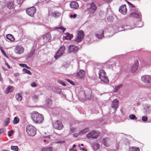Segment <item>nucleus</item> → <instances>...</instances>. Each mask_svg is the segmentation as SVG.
Masks as SVG:
<instances>
[{
  "label": "nucleus",
  "instance_id": "nucleus-1",
  "mask_svg": "<svg viewBox=\"0 0 151 151\" xmlns=\"http://www.w3.org/2000/svg\"><path fill=\"white\" fill-rule=\"evenodd\" d=\"M95 70L96 72L98 71L99 78L101 81L106 83L109 82L108 77L106 76L105 71L102 69L100 65H97L95 67Z\"/></svg>",
  "mask_w": 151,
  "mask_h": 151
},
{
  "label": "nucleus",
  "instance_id": "nucleus-2",
  "mask_svg": "<svg viewBox=\"0 0 151 151\" xmlns=\"http://www.w3.org/2000/svg\"><path fill=\"white\" fill-rule=\"evenodd\" d=\"M32 118L34 122L36 124L42 123L44 119L43 115L37 112L32 114Z\"/></svg>",
  "mask_w": 151,
  "mask_h": 151
},
{
  "label": "nucleus",
  "instance_id": "nucleus-3",
  "mask_svg": "<svg viewBox=\"0 0 151 151\" xmlns=\"http://www.w3.org/2000/svg\"><path fill=\"white\" fill-rule=\"evenodd\" d=\"M26 132L29 135L33 136L36 134V130L34 126L28 125L26 128Z\"/></svg>",
  "mask_w": 151,
  "mask_h": 151
},
{
  "label": "nucleus",
  "instance_id": "nucleus-4",
  "mask_svg": "<svg viewBox=\"0 0 151 151\" xmlns=\"http://www.w3.org/2000/svg\"><path fill=\"white\" fill-rule=\"evenodd\" d=\"M65 47L63 45L61 46L55 56L54 58L55 59L57 60L63 55L65 53Z\"/></svg>",
  "mask_w": 151,
  "mask_h": 151
},
{
  "label": "nucleus",
  "instance_id": "nucleus-5",
  "mask_svg": "<svg viewBox=\"0 0 151 151\" xmlns=\"http://www.w3.org/2000/svg\"><path fill=\"white\" fill-rule=\"evenodd\" d=\"M84 34L82 30H80L78 32L75 41L77 42H80L83 40V39Z\"/></svg>",
  "mask_w": 151,
  "mask_h": 151
},
{
  "label": "nucleus",
  "instance_id": "nucleus-6",
  "mask_svg": "<svg viewBox=\"0 0 151 151\" xmlns=\"http://www.w3.org/2000/svg\"><path fill=\"white\" fill-rule=\"evenodd\" d=\"M36 8L34 6L27 8L26 10L27 13L28 15L31 17L34 16V14L36 12Z\"/></svg>",
  "mask_w": 151,
  "mask_h": 151
},
{
  "label": "nucleus",
  "instance_id": "nucleus-7",
  "mask_svg": "<svg viewBox=\"0 0 151 151\" xmlns=\"http://www.w3.org/2000/svg\"><path fill=\"white\" fill-rule=\"evenodd\" d=\"M52 125L53 127L57 129L60 130L63 128V125L62 122L58 120L54 122L53 123Z\"/></svg>",
  "mask_w": 151,
  "mask_h": 151
},
{
  "label": "nucleus",
  "instance_id": "nucleus-8",
  "mask_svg": "<svg viewBox=\"0 0 151 151\" xmlns=\"http://www.w3.org/2000/svg\"><path fill=\"white\" fill-rule=\"evenodd\" d=\"M99 133L95 131H93L87 134L86 137L88 138L96 139Z\"/></svg>",
  "mask_w": 151,
  "mask_h": 151
},
{
  "label": "nucleus",
  "instance_id": "nucleus-9",
  "mask_svg": "<svg viewBox=\"0 0 151 151\" xmlns=\"http://www.w3.org/2000/svg\"><path fill=\"white\" fill-rule=\"evenodd\" d=\"M115 58H113L110 59L106 63V64L108 66V68L113 69L115 67L114 61Z\"/></svg>",
  "mask_w": 151,
  "mask_h": 151
},
{
  "label": "nucleus",
  "instance_id": "nucleus-10",
  "mask_svg": "<svg viewBox=\"0 0 151 151\" xmlns=\"http://www.w3.org/2000/svg\"><path fill=\"white\" fill-rule=\"evenodd\" d=\"M23 47L21 45L17 46L15 49V53L18 54H21L24 51Z\"/></svg>",
  "mask_w": 151,
  "mask_h": 151
},
{
  "label": "nucleus",
  "instance_id": "nucleus-11",
  "mask_svg": "<svg viewBox=\"0 0 151 151\" xmlns=\"http://www.w3.org/2000/svg\"><path fill=\"white\" fill-rule=\"evenodd\" d=\"M141 80L145 83H149L151 82V76L148 75H144L142 76Z\"/></svg>",
  "mask_w": 151,
  "mask_h": 151
},
{
  "label": "nucleus",
  "instance_id": "nucleus-12",
  "mask_svg": "<svg viewBox=\"0 0 151 151\" xmlns=\"http://www.w3.org/2000/svg\"><path fill=\"white\" fill-rule=\"evenodd\" d=\"M90 7L88 8V10L91 12L94 13L96 10L97 7L96 5L93 3H91L88 5Z\"/></svg>",
  "mask_w": 151,
  "mask_h": 151
},
{
  "label": "nucleus",
  "instance_id": "nucleus-13",
  "mask_svg": "<svg viewBox=\"0 0 151 151\" xmlns=\"http://www.w3.org/2000/svg\"><path fill=\"white\" fill-rule=\"evenodd\" d=\"M78 48L74 45H71L68 47V51L69 52L75 53L77 52Z\"/></svg>",
  "mask_w": 151,
  "mask_h": 151
},
{
  "label": "nucleus",
  "instance_id": "nucleus-14",
  "mask_svg": "<svg viewBox=\"0 0 151 151\" xmlns=\"http://www.w3.org/2000/svg\"><path fill=\"white\" fill-rule=\"evenodd\" d=\"M51 35L49 33H47L43 36V39L44 40V42L47 43L49 42L51 40Z\"/></svg>",
  "mask_w": 151,
  "mask_h": 151
},
{
  "label": "nucleus",
  "instance_id": "nucleus-15",
  "mask_svg": "<svg viewBox=\"0 0 151 151\" xmlns=\"http://www.w3.org/2000/svg\"><path fill=\"white\" fill-rule=\"evenodd\" d=\"M119 12L123 14H125L127 12V9L126 8V5L124 4L121 6L119 9Z\"/></svg>",
  "mask_w": 151,
  "mask_h": 151
},
{
  "label": "nucleus",
  "instance_id": "nucleus-16",
  "mask_svg": "<svg viewBox=\"0 0 151 151\" xmlns=\"http://www.w3.org/2000/svg\"><path fill=\"white\" fill-rule=\"evenodd\" d=\"M104 30L103 29L100 30L98 33H96L95 34L96 37L98 39H101L104 36Z\"/></svg>",
  "mask_w": 151,
  "mask_h": 151
},
{
  "label": "nucleus",
  "instance_id": "nucleus-17",
  "mask_svg": "<svg viewBox=\"0 0 151 151\" xmlns=\"http://www.w3.org/2000/svg\"><path fill=\"white\" fill-rule=\"evenodd\" d=\"M102 142L106 147H109L110 145V140L108 138H105L102 140Z\"/></svg>",
  "mask_w": 151,
  "mask_h": 151
},
{
  "label": "nucleus",
  "instance_id": "nucleus-18",
  "mask_svg": "<svg viewBox=\"0 0 151 151\" xmlns=\"http://www.w3.org/2000/svg\"><path fill=\"white\" fill-rule=\"evenodd\" d=\"M119 101L117 99H115L112 101L111 105L112 108H114L115 109H116L118 107Z\"/></svg>",
  "mask_w": 151,
  "mask_h": 151
},
{
  "label": "nucleus",
  "instance_id": "nucleus-19",
  "mask_svg": "<svg viewBox=\"0 0 151 151\" xmlns=\"http://www.w3.org/2000/svg\"><path fill=\"white\" fill-rule=\"evenodd\" d=\"M71 8L74 9H77L79 7L78 3L76 1H72L70 4Z\"/></svg>",
  "mask_w": 151,
  "mask_h": 151
},
{
  "label": "nucleus",
  "instance_id": "nucleus-20",
  "mask_svg": "<svg viewBox=\"0 0 151 151\" xmlns=\"http://www.w3.org/2000/svg\"><path fill=\"white\" fill-rule=\"evenodd\" d=\"M85 75V71L83 70H80L77 74V76L81 78H83Z\"/></svg>",
  "mask_w": 151,
  "mask_h": 151
},
{
  "label": "nucleus",
  "instance_id": "nucleus-21",
  "mask_svg": "<svg viewBox=\"0 0 151 151\" xmlns=\"http://www.w3.org/2000/svg\"><path fill=\"white\" fill-rule=\"evenodd\" d=\"M138 66V64L137 63H134L131 66L130 71L132 73L134 72L137 69Z\"/></svg>",
  "mask_w": 151,
  "mask_h": 151
},
{
  "label": "nucleus",
  "instance_id": "nucleus-22",
  "mask_svg": "<svg viewBox=\"0 0 151 151\" xmlns=\"http://www.w3.org/2000/svg\"><path fill=\"white\" fill-rule=\"evenodd\" d=\"M73 37V36L72 34H70L69 33H67L65 34V36H64L63 38V40H70Z\"/></svg>",
  "mask_w": 151,
  "mask_h": 151
},
{
  "label": "nucleus",
  "instance_id": "nucleus-23",
  "mask_svg": "<svg viewBox=\"0 0 151 151\" xmlns=\"http://www.w3.org/2000/svg\"><path fill=\"white\" fill-rule=\"evenodd\" d=\"M55 29H57L58 31L60 32H64L65 29L63 27L61 26H59L56 27L54 28Z\"/></svg>",
  "mask_w": 151,
  "mask_h": 151
},
{
  "label": "nucleus",
  "instance_id": "nucleus-24",
  "mask_svg": "<svg viewBox=\"0 0 151 151\" xmlns=\"http://www.w3.org/2000/svg\"><path fill=\"white\" fill-rule=\"evenodd\" d=\"M139 14L138 12H132L130 14V16L133 17L139 18Z\"/></svg>",
  "mask_w": 151,
  "mask_h": 151
},
{
  "label": "nucleus",
  "instance_id": "nucleus-25",
  "mask_svg": "<svg viewBox=\"0 0 151 151\" xmlns=\"http://www.w3.org/2000/svg\"><path fill=\"white\" fill-rule=\"evenodd\" d=\"M14 88L12 86H9L8 87L5 91L6 93H9L11 92L13 90Z\"/></svg>",
  "mask_w": 151,
  "mask_h": 151
},
{
  "label": "nucleus",
  "instance_id": "nucleus-26",
  "mask_svg": "<svg viewBox=\"0 0 151 151\" xmlns=\"http://www.w3.org/2000/svg\"><path fill=\"white\" fill-rule=\"evenodd\" d=\"M61 14L60 13L57 11L53 12L52 14V16L55 18H57L59 17L61 15Z\"/></svg>",
  "mask_w": 151,
  "mask_h": 151
},
{
  "label": "nucleus",
  "instance_id": "nucleus-27",
  "mask_svg": "<svg viewBox=\"0 0 151 151\" xmlns=\"http://www.w3.org/2000/svg\"><path fill=\"white\" fill-rule=\"evenodd\" d=\"M89 131V128H86L80 131L79 132V134H85L88 132Z\"/></svg>",
  "mask_w": 151,
  "mask_h": 151
},
{
  "label": "nucleus",
  "instance_id": "nucleus-28",
  "mask_svg": "<svg viewBox=\"0 0 151 151\" xmlns=\"http://www.w3.org/2000/svg\"><path fill=\"white\" fill-rule=\"evenodd\" d=\"M6 38L11 41H13L14 40V38L13 36L11 34H8L6 35Z\"/></svg>",
  "mask_w": 151,
  "mask_h": 151
},
{
  "label": "nucleus",
  "instance_id": "nucleus-29",
  "mask_svg": "<svg viewBox=\"0 0 151 151\" xmlns=\"http://www.w3.org/2000/svg\"><path fill=\"white\" fill-rule=\"evenodd\" d=\"M7 7L10 9H12L14 8L13 2L12 1L9 2L7 5Z\"/></svg>",
  "mask_w": 151,
  "mask_h": 151
},
{
  "label": "nucleus",
  "instance_id": "nucleus-30",
  "mask_svg": "<svg viewBox=\"0 0 151 151\" xmlns=\"http://www.w3.org/2000/svg\"><path fill=\"white\" fill-rule=\"evenodd\" d=\"M129 151H139V149L135 147H131L129 148Z\"/></svg>",
  "mask_w": 151,
  "mask_h": 151
},
{
  "label": "nucleus",
  "instance_id": "nucleus-31",
  "mask_svg": "<svg viewBox=\"0 0 151 151\" xmlns=\"http://www.w3.org/2000/svg\"><path fill=\"white\" fill-rule=\"evenodd\" d=\"M45 104L46 105L50 106L52 104V101L51 99H48L46 100Z\"/></svg>",
  "mask_w": 151,
  "mask_h": 151
},
{
  "label": "nucleus",
  "instance_id": "nucleus-32",
  "mask_svg": "<svg viewBox=\"0 0 151 151\" xmlns=\"http://www.w3.org/2000/svg\"><path fill=\"white\" fill-rule=\"evenodd\" d=\"M15 97L17 100L19 101H21L22 98L21 95L20 93H17Z\"/></svg>",
  "mask_w": 151,
  "mask_h": 151
},
{
  "label": "nucleus",
  "instance_id": "nucleus-33",
  "mask_svg": "<svg viewBox=\"0 0 151 151\" xmlns=\"http://www.w3.org/2000/svg\"><path fill=\"white\" fill-rule=\"evenodd\" d=\"M43 137H44L46 138V139H44L43 140V142H49V141L50 140V135H48L47 136H45V135H43Z\"/></svg>",
  "mask_w": 151,
  "mask_h": 151
},
{
  "label": "nucleus",
  "instance_id": "nucleus-34",
  "mask_svg": "<svg viewBox=\"0 0 151 151\" xmlns=\"http://www.w3.org/2000/svg\"><path fill=\"white\" fill-rule=\"evenodd\" d=\"M52 148L51 147L43 148L42 149V151H52Z\"/></svg>",
  "mask_w": 151,
  "mask_h": 151
},
{
  "label": "nucleus",
  "instance_id": "nucleus-35",
  "mask_svg": "<svg viewBox=\"0 0 151 151\" xmlns=\"http://www.w3.org/2000/svg\"><path fill=\"white\" fill-rule=\"evenodd\" d=\"M22 71L24 73H27L29 75H32V73L29 70L26 68L23 69L22 70Z\"/></svg>",
  "mask_w": 151,
  "mask_h": 151
},
{
  "label": "nucleus",
  "instance_id": "nucleus-36",
  "mask_svg": "<svg viewBox=\"0 0 151 151\" xmlns=\"http://www.w3.org/2000/svg\"><path fill=\"white\" fill-rule=\"evenodd\" d=\"M12 150L14 151H18L19 149L18 146H12L11 147Z\"/></svg>",
  "mask_w": 151,
  "mask_h": 151
},
{
  "label": "nucleus",
  "instance_id": "nucleus-37",
  "mask_svg": "<svg viewBox=\"0 0 151 151\" xmlns=\"http://www.w3.org/2000/svg\"><path fill=\"white\" fill-rule=\"evenodd\" d=\"M19 119L17 117H15L13 120L14 124H16L18 123L19 122Z\"/></svg>",
  "mask_w": 151,
  "mask_h": 151
},
{
  "label": "nucleus",
  "instance_id": "nucleus-38",
  "mask_svg": "<svg viewBox=\"0 0 151 151\" xmlns=\"http://www.w3.org/2000/svg\"><path fill=\"white\" fill-rule=\"evenodd\" d=\"M122 87V85L120 84L118 86H116L115 88V92H116L118 90Z\"/></svg>",
  "mask_w": 151,
  "mask_h": 151
},
{
  "label": "nucleus",
  "instance_id": "nucleus-39",
  "mask_svg": "<svg viewBox=\"0 0 151 151\" xmlns=\"http://www.w3.org/2000/svg\"><path fill=\"white\" fill-rule=\"evenodd\" d=\"M120 65V62L118 60L115 59L114 61L115 67L119 66Z\"/></svg>",
  "mask_w": 151,
  "mask_h": 151
},
{
  "label": "nucleus",
  "instance_id": "nucleus-40",
  "mask_svg": "<svg viewBox=\"0 0 151 151\" xmlns=\"http://www.w3.org/2000/svg\"><path fill=\"white\" fill-rule=\"evenodd\" d=\"M129 118L132 120L135 119L136 120L137 119V118L136 117V116L134 114H131L129 115Z\"/></svg>",
  "mask_w": 151,
  "mask_h": 151
},
{
  "label": "nucleus",
  "instance_id": "nucleus-41",
  "mask_svg": "<svg viewBox=\"0 0 151 151\" xmlns=\"http://www.w3.org/2000/svg\"><path fill=\"white\" fill-rule=\"evenodd\" d=\"M19 65L22 67H26L28 69H30L31 68L30 67L27 66L25 64H19Z\"/></svg>",
  "mask_w": 151,
  "mask_h": 151
},
{
  "label": "nucleus",
  "instance_id": "nucleus-42",
  "mask_svg": "<svg viewBox=\"0 0 151 151\" xmlns=\"http://www.w3.org/2000/svg\"><path fill=\"white\" fill-rule=\"evenodd\" d=\"M10 122V119L9 118H7L5 121V124L6 126L8 125Z\"/></svg>",
  "mask_w": 151,
  "mask_h": 151
},
{
  "label": "nucleus",
  "instance_id": "nucleus-43",
  "mask_svg": "<svg viewBox=\"0 0 151 151\" xmlns=\"http://www.w3.org/2000/svg\"><path fill=\"white\" fill-rule=\"evenodd\" d=\"M145 110L147 112L149 113L151 111V107L150 106H147L145 108Z\"/></svg>",
  "mask_w": 151,
  "mask_h": 151
},
{
  "label": "nucleus",
  "instance_id": "nucleus-44",
  "mask_svg": "<svg viewBox=\"0 0 151 151\" xmlns=\"http://www.w3.org/2000/svg\"><path fill=\"white\" fill-rule=\"evenodd\" d=\"M148 118L146 116H144L142 117V120L144 122H145L147 120Z\"/></svg>",
  "mask_w": 151,
  "mask_h": 151
},
{
  "label": "nucleus",
  "instance_id": "nucleus-45",
  "mask_svg": "<svg viewBox=\"0 0 151 151\" xmlns=\"http://www.w3.org/2000/svg\"><path fill=\"white\" fill-rule=\"evenodd\" d=\"M32 98L35 100H37L38 98V96L37 95L34 94L32 96Z\"/></svg>",
  "mask_w": 151,
  "mask_h": 151
},
{
  "label": "nucleus",
  "instance_id": "nucleus-46",
  "mask_svg": "<svg viewBox=\"0 0 151 151\" xmlns=\"http://www.w3.org/2000/svg\"><path fill=\"white\" fill-rule=\"evenodd\" d=\"M55 92L58 93H59L61 92V90L58 88H55Z\"/></svg>",
  "mask_w": 151,
  "mask_h": 151
},
{
  "label": "nucleus",
  "instance_id": "nucleus-47",
  "mask_svg": "<svg viewBox=\"0 0 151 151\" xmlns=\"http://www.w3.org/2000/svg\"><path fill=\"white\" fill-rule=\"evenodd\" d=\"M65 142V141L64 140L63 141H56L55 142V143L56 144L60 143V144H62L64 143Z\"/></svg>",
  "mask_w": 151,
  "mask_h": 151
},
{
  "label": "nucleus",
  "instance_id": "nucleus-48",
  "mask_svg": "<svg viewBox=\"0 0 151 151\" xmlns=\"http://www.w3.org/2000/svg\"><path fill=\"white\" fill-rule=\"evenodd\" d=\"M13 134V131L12 130L9 131L8 132V135L9 137L12 136Z\"/></svg>",
  "mask_w": 151,
  "mask_h": 151
},
{
  "label": "nucleus",
  "instance_id": "nucleus-49",
  "mask_svg": "<svg viewBox=\"0 0 151 151\" xmlns=\"http://www.w3.org/2000/svg\"><path fill=\"white\" fill-rule=\"evenodd\" d=\"M31 86L32 87H36L37 85L35 82H33L31 84Z\"/></svg>",
  "mask_w": 151,
  "mask_h": 151
},
{
  "label": "nucleus",
  "instance_id": "nucleus-50",
  "mask_svg": "<svg viewBox=\"0 0 151 151\" xmlns=\"http://www.w3.org/2000/svg\"><path fill=\"white\" fill-rule=\"evenodd\" d=\"M99 146L98 144H95L94 148H95L96 150H98L99 149Z\"/></svg>",
  "mask_w": 151,
  "mask_h": 151
},
{
  "label": "nucleus",
  "instance_id": "nucleus-51",
  "mask_svg": "<svg viewBox=\"0 0 151 151\" xmlns=\"http://www.w3.org/2000/svg\"><path fill=\"white\" fill-rule=\"evenodd\" d=\"M77 16V15L76 14H71L70 15V17L71 18H75Z\"/></svg>",
  "mask_w": 151,
  "mask_h": 151
},
{
  "label": "nucleus",
  "instance_id": "nucleus-52",
  "mask_svg": "<svg viewBox=\"0 0 151 151\" xmlns=\"http://www.w3.org/2000/svg\"><path fill=\"white\" fill-rule=\"evenodd\" d=\"M23 0H16V1L18 4H20L23 2Z\"/></svg>",
  "mask_w": 151,
  "mask_h": 151
},
{
  "label": "nucleus",
  "instance_id": "nucleus-53",
  "mask_svg": "<svg viewBox=\"0 0 151 151\" xmlns=\"http://www.w3.org/2000/svg\"><path fill=\"white\" fill-rule=\"evenodd\" d=\"M34 53V52L33 51H32L30 52L29 55V57H31V56H32Z\"/></svg>",
  "mask_w": 151,
  "mask_h": 151
},
{
  "label": "nucleus",
  "instance_id": "nucleus-54",
  "mask_svg": "<svg viewBox=\"0 0 151 151\" xmlns=\"http://www.w3.org/2000/svg\"><path fill=\"white\" fill-rule=\"evenodd\" d=\"M75 129L74 128H71L70 129V132L71 133H73L74 132Z\"/></svg>",
  "mask_w": 151,
  "mask_h": 151
},
{
  "label": "nucleus",
  "instance_id": "nucleus-55",
  "mask_svg": "<svg viewBox=\"0 0 151 151\" xmlns=\"http://www.w3.org/2000/svg\"><path fill=\"white\" fill-rule=\"evenodd\" d=\"M58 83H60V84H62L63 86H65V83L64 82H63V81H58Z\"/></svg>",
  "mask_w": 151,
  "mask_h": 151
},
{
  "label": "nucleus",
  "instance_id": "nucleus-56",
  "mask_svg": "<svg viewBox=\"0 0 151 151\" xmlns=\"http://www.w3.org/2000/svg\"><path fill=\"white\" fill-rule=\"evenodd\" d=\"M1 51V52L3 53L4 55H6V54L5 53V52L4 51V50L2 49L1 47L0 48Z\"/></svg>",
  "mask_w": 151,
  "mask_h": 151
},
{
  "label": "nucleus",
  "instance_id": "nucleus-57",
  "mask_svg": "<svg viewBox=\"0 0 151 151\" xmlns=\"http://www.w3.org/2000/svg\"><path fill=\"white\" fill-rule=\"evenodd\" d=\"M67 81L69 82L70 83H71V84L73 85V81H71L68 79H67Z\"/></svg>",
  "mask_w": 151,
  "mask_h": 151
},
{
  "label": "nucleus",
  "instance_id": "nucleus-58",
  "mask_svg": "<svg viewBox=\"0 0 151 151\" xmlns=\"http://www.w3.org/2000/svg\"><path fill=\"white\" fill-rule=\"evenodd\" d=\"M4 129H0V134L4 133Z\"/></svg>",
  "mask_w": 151,
  "mask_h": 151
},
{
  "label": "nucleus",
  "instance_id": "nucleus-59",
  "mask_svg": "<svg viewBox=\"0 0 151 151\" xmlns=\"http://www.w3.org/2000/svg\"><path fill=\"white\" fill-rule=\"evenodd\" d=\"M14 75L15 76H19V74L18 73H15Z\"/></svg>",
  "mask_w": 151,
  "mask_h": 151
},
{
  "label": "nucleus",
  "instance_id": "nucleus-60",
  "mask_svg": "<svg viewBox=\"0 0 151 151\" xmlns=\"http://www.w3.org/2000/svg\"><path fill=\"white\" fill-rule=\"evenodd\" d=\"M73 137H77L78 136V134H73Z\"/></svg>",
  "mask_w": 151,
  "mask_h": 151
},
{
  "label": "nucleus",
  "instance_id": "nucleus-61",
  "mask_svg": "<svg viewBox=\"0 0 151 151\" xmlns=\"http://www.w3.org/2000/svg\"><path fill=\"white\" fill-rule=\"evenodd\" d=\"M61 96H63L65 98L66 97V95L65 94H64L63 93L61 94Z\"/></svg>",
  "mask_w": 151,
  "mask_h": 151
},
{
  "label": "nucleus",
  "instance_id": "nucleus-62",
  "mask_svg": "<svg viewBox=\"0 0 151 151\" xmlns=\"http://www.w3.org/2000/svg\"><path fill=\"white\" fill-rule=\"evenodd\" d=\"M80 149H81L82 150H83V151H87V150L85 148H83L81 149V147H80Z\"/></svg>",
  "mask_w": 151,
  "mask_h": 151
},
{
  "label": "nucleus",
  "instance_id": "nucleus-63",
  "mask_svg": "<svg viewBox=\"0 0 151 151\" xmlns=\"http://www.w3.org/2000/svg\"><path fill=\"white\" fill-rule=\"evenodd\" d=\"M112 0H106V1L108 3H109L112 1Z\"/></svg>",
  "mask_w": 151,
  "mask_h": 151
},
{
  "label": "nucleus",
  "instance_id": "nucleus-64",
  "mask_svg": "<svg viewBox=\"0 0 151 151\" xmlns=\"http://www.w3.org/2000/svg\"><path fill=\"white\" fill-rule=\"evenodd\" d=\"M6 65L9 68H10V66L8 65V64L7 63H6Z\"/></svg>",
  "mask_w": 151,
  "mask_h": 151
}]
</instances>
